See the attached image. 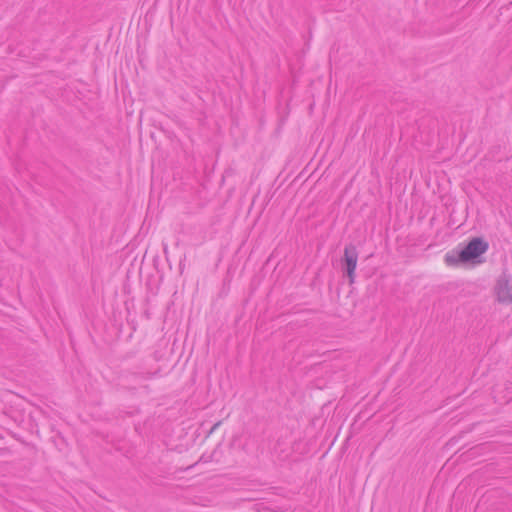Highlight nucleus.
<instances>
[{
    "mask_svg": "<svg viewBox=\"0 0 512 512\" xmlns=\"http://www.w3.org/2000/svg\"><path fill=\"white\" fill-rule=\"evenodd\" d=\"M488 250V243L481 238L472 239L461 251L447 253L445 262L448 265L472 262Z\"/></svg>",
    "mask_w": 512,
    "mask_h": 512,
    "instance_id": "nucleus-1",
    "label": "nucleus"
},
{
    "mask_svg": "<svg viewBox=\"0 0 512 512\" xmlns=\"http://www.w3.org/2000/svg\"><path fill=\"white\" fill-rule=\"evenodd\" d=\"M497 300L500 303L512 304V283L508 275L503 274L495 286Z\"/></svg>",
    "mask_w": 512,
    "mask_h": 512,
    "instance_id": "nucleus-2",
    "label": "nucleus"
},
{
    "mask_svg": "<svg viewBox=\"0 0 512 512\" xmlns=\"http://www.w3.org/2000/svg\"><path fill=\"white\" fill-rule=\"evenodd\" d=\"M358 252L355 246L348 245L344 249L343 262L345 264L346 274L349 283L353 284L355 281V270L357 267Z\"/></svg>",
    "mask_w": 512,
    "mask_h": 512,
    "instance_id": "nucleus-3",
    "label": "nucleus"
}]
</instances>
